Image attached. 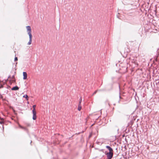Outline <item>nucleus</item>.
<instances>
[{"mask_svg": "<svg viewBox=\"0 0 159 159\" xmlns=\"http://www.w3.org/2000/svg\"><path fill=\"white\" fill-rule=\"evenodd\" d=\"M106 148L108 149L109 152H105V154L107 156V159H111L113 155V150L111 148L108 146H106Z\"/></svg>", "mask_w": 159, "mask_h": 159, "instance_id": "f257e3e1", "label": "nucleus"}, {"mask_svg": "<svg viewBox=\"0 0 159 159\" xmlns=\"http://www.w3.org/2000/svg\"><path fill=\"white\" fill-rule=\"evenodd\" d=\"M26 28L28 34L29 36L30 39L28 43V44L30 45L31 44L32 41V36L31 34V27L29 26H27Z\"/></svg>", "mask_w": 159, "mask_h": 159, "instance_id": "f03ea898", "label": "nucleus"}, {"mask_svg": "<svg viewBox=\"0 0 159 159\" xmlns=\"http://www.w3.org/2000/svg\"><path fill=\"white\" fill-rule=\"evenodd\" d=\"M33 114V119L34 120H35L37 119V116H36V112H32Z\"/></svg>", "mask_w": 159, "mask_h": 159, "instance_id": "7ed1b4c3", "label": "nucleus"}, {"mask_svg": "<svg viewBox=\"0 0 159 159\" xmlns=\"http://www.w3.org/2000/svg\"><path fill=\"white\" fill-rule=\"evenodd\" d=\"M23 79L24 80H26L27 78V74L26 72H24L23 73Z\"/></svg>", "mask_w": 159, "mask_h": 159, "instance_id": "20e7f679", "label": "nucleus"}, {"mask_svg": "<svg viewBox=\"0 0 159 159\" xmlns=\"http://www.w3.org/2000/svg\"><path fill=\"white\" fill-rule=\"evenodd\" d=\"M19 87L17 86L14 87L11 89V90H17L19 89Z\"/></svg>", "mask_w": 159, "mask_h": 159, "instance_id": "39448f33", "label": "nucleus"}, {"mask_svg": "<svg viewBox=\"0 0 159 159\" xmlns=\"http://www.w3.org/2000/svg\"><path fill=\"white\" fill-rule=\"evenodd\" d=\"M36 107V105H34L33 106V110H32V112H36L35 108Z\"/></svg>", "mask_w": 159, "mask_h": 159, "instance_id": "423d86ee", "label": "nucleus"}, {"mask_svg": "<svg viewBox=\"0 0 159 159\" xmlns=\"http://www.w3.org/2000/svg\"><path fill=\"white\" fill-rule=\"evenodd\" d=\"M82 107L81 105H79L78 108V110L79 111H80Z\"/></svg>", "mask_w": 159, "mask_h": 159, "instance_id": "0eeeda50", "label": "nucleus"}, {"mask_svg": "<svg viewBox=\"0 0 159 159\" xmlns=\"http://www.w3.org/2000/svg\"><path fill=\"white\" fill-rule=\"evenodd\" d=\"M23 97L25 98L27 100H28V97L27 95H25L23 96Z\"/></svg>", "mask_w": 159, "mask_h": 159, "instance_id": "6e6552de", "label": "nucleus"}, {"mask_svg": "<svg viewBox=\"0 0 159 159\" xmlns=\"http://www.w3.org/2000/svg\"><path fill=\"white\" fill-rule=\"evenodd\" d=\"M4 122V120L3 119H0V123L2 124Z\"/></svg>", "mask_w": 159, "mask_h": 159, "instance_id": "1a4fd4ad", "label": "nucleus"}, {"mask_svg": "<svg viewBox=\"0 0 159 159\" xmlns=\"http://www.w3.org/2000/svg\"><path fill=\"white\" fill-rule=\"evenodd\" d=\"M21 129H23L25 130L28 131V129L25 127L22 126Z\"/></svg>", "mask_w": 159, "mask_h": 159, "instance_id": "9d476101", "label": "nucleus"}, {"mask_svg": "<svg viewBox=\"0 0 159 159\" xmlns=\"http://www.w3.org/2000/svg\"><path fill=\"white\" fill-rule=\"evenodd\" d=\"M14 60L15 61H17L18 60V58L17 57H15Z\"/></svg>", "mask_w": 159, "mask_h": 159, "instance_id": "9b49d317", "label": "nucleus"}, {"mask_svg": "<svg viewBox=\"0 0 159 159\" xmlns=\"http://www.w3.org/2000/svg\"><path fill=\"white\" fill-rule=\"evenodd\" d=\"M82 102V99L81 98L80 99V101L79 102V105H81V102Z\"/></svg>", "mask_w": 159, "mask_h": 159, "instance_id": "f8f14e48", "label": "nucleus"}, {"mask_svg": "<svg viewBox=\"0 0 159 159\" xmlns=\"http://www.w3.org/2000/svg\"><path fill=\"white\" fill-rule=\"evenodd\" d=\"M97 90L95 91L94 92V93H93V95H94V94H96V93H97Z\"/></svg>", "mask_w": 159, "mask_h": 159, "instance_id": "ddd939ff", "label": "nucleus"}, {"mask_svg": "<svg viewBox=\"0 0 159 159\" xmlns=\"http://www.w3.org/2000/svg\"><path fill=\"white\" fill-rule=\"evenodd\" d=\"M19 127L20 128H22V126H21L20 125V124H19Z\"/></svg>", "mask_w": 159, "mask_h": 159, "instance_id": "4468645a", "label": "nucleus"}, {"mask_svg": "<svg viewBox=\"0 0 159 159\" xmlns=\"http://www.w3.org/2000/svg\"><path fill=\"white\" fill-rule=\"evenodd\" d=\"M19 127L20 128H22V126H21L20 125V124H19Z\"/></svg>", "mask_w": 159, "mask_h": 159, "instance_id": "2eb2a0df", "label": "nucleus"}, {"mask_svg": "<svg viewBox=\"0 0 159 159\" xmlns=\"http://www.w3.org/2000/svg\"><path fill=\"white\" fill-rule=\"evenodd\" d=\"M3 87V85H1V86H0V88H2Z\"/></svg>", "mask_w": 159, "mask_h": 159, "instance_id": "dca6fc26", "label": "nucleus"}]
</instances>
